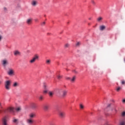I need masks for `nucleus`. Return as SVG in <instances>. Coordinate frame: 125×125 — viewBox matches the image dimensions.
<instances>
[{
    "mask_svg": "<svg viewBox=\"0 0 125 125\" xmlns=\"http://www.w3.org/2000/svg\"><path fill=\"white\" fill-rule=\"evenodd\" d=\"M0 114H1V113H13L14 112V108L13 107H9L5 109H3L2 106H1V103H0Z\"/></svg>",
    "mask_w": 125,
    "mask_h": 125,
    "instance_id": "nucleus-1",
    "label": "nucleus"
},
{
    "mask_svg": "<svg viewBox=\"0 0 125 125\" xmlns=\"http://www.w3.org/2000/svg\"><path fill=\"white\" fill-rule=\"evenodd\" d=\"M4 86L6 90H10L11 86V80H6L4 82Z\"/></svg>",
    "mask_w": 125,
    "mask_h": 125,
    "instance_id": "nucleus-2",
    "label": "nucleus"
},
{
    "mask_svg": "<svg viewBox=\"0 0 125 125\" xmlns=\"http://www.w3.org/2000/svg\"><path fill=\"white\" fill-rule=\"evenodd\" d=\"M39 58H40V57L38 55H35L32 59L29 61V63L33 64V63L36 62V60H39Z\"/></svg>",
    "mask_w": 125,
    "mask_h": 125,
    "instance_id": "nucleus-3",
    "label": "nucleus"
},
{
    "mask_svg": "<svg viewBox=\"0 0 125 125\" xmlns=\"http://www.w3.org/2000/svg\"><path fill=\"white\" fill-rule=\"evenodd\" d=\"M7 74L8 76H10V77H13V76H15V71L13 69L9 68L7 72Z\"/></svg>",
    "mask_w": 125,
    "mask_h": 125,
    "instance_id": "nucleus-4",
    "label": "nucleus"
},
{
    "mask_svg": "<svg viewBox=\"0 0 125 125\" xmlns=\"http://www.w3.org/2000/svg\"><path fill=\"white\" fill-rule=\"evenodd\" d=\"M58 94L59 95H62V97H65L67 95V91L60 89L58 91Z\"/></svg>",
    "mask_w": 125,
    "mask_h": 125,
    "instance_id": "nucleus-5",
    "label": "nucleus"
},
{
    "mask_svg": "<svg viewBox=\"0 0 125 125\" xmlns=\"http://www.w3.org/2000/svg\"><path fill=\"white\" fill-rule=\"evenodd\" d=\"M2 125H8V118L4 117L2 119Z\"/></svg>",
    "mask_w": 125,
    "mask_h": 125,
    "instance_id": "nucleus-6",
    "label": "nucleus"
},
{
    "mask_svg": "<svg viewBox=\"0 0 125 125\" xmlns=\"http://www.w3.org/2000/svg\"><path fill=\"white\" fill-rule=\"evenodd\" d=\"M26 123L28 125H33L34 124V120L32 119L28 118L26 120Z\"/></svg>",
    "mask_w": 125,
    "mask_h": 125,
    "instance_id": "nucleus-7",
    "label": "nucleus"
},
{
    "mask_svg": "<svg viewBox=\"0 0 125 125\" xmlns=\"http://www.w3.org/2000/svg\"><path fill=\"white\" fill-rule=\"evenodd\" d=\"M20 85V84L17 82H15L12 84L13 87H18V86H19Z\"/></svg>",
    "mask_w": 125,
    "mask_h": 125,
    "instance_id": "nucleus-8",
    "label": "nucleus"
},
{
    "mask_svg": "<svg viewBox=\"0 0 125 125\" xmlns=\"http://www.w3.org/2000/svg\"><path fill=\"white\" fill-rule=\"evenodd\" d=\"M2 64L3 65V66H6V65H7L8 64V61H7V60H3L2 61Z\"/></svg>",
    "mask_w": 125,
    "mask_h": 125,
    "instance_id": "nucleus-9",
    "label": "nucleus"
},
{
    "mask_svg": "<svg viewBox=\"0 0 125 125\" xmlns=\"http://www.w3.org/2000/svg\"><path fill=\"white\" fill-rule=\"evenodd\" d=\"M59 116L61 119H63V118L65 117V112L60 111L59 112Z\"/></svg>",
    "mask_w": 125,
    "mask_h": 125,
    "instance_id": "nucleus-10",
    "label": "nucleus"
},
{
    "mask_svg": "<svg viewBox=\"0 0 125 125\" xmlns=\"http://www.w3.org/2000/svg\"><path fill=\"white\" fill-rule=\"evenodd\" d=\"M29 119H34V118L36 117V114L34 113H31L29 115Z\"/></svg>",
    "mask_w": 125,
    "mask_h": 125,
    "instance_id": "nucleus-11",
    "label": "nucleus"
},
{
    "mask_svg": "<svg viewBox=\"0 0 125 125\" xmlns=\"http://www.w3.org/2000/svg\"><path fill=\"white\" fill-rule=\"evenodd\" d=\"M32 22H33L32 19H28L26 21V23L28 25H31V24H32Z\"/></svg>",
    "mask_w": 125,
    "mask_h": 125,
    "instance_id": "nucleus-12",
    "label": "nucleus"
},
{
    "mask_svg": "<svg viewBox=\"0 0 125 125\" xmlns=\"http://www.w3.org/2000/svg\"><path fill=\"white\" fill-rule=\"evenodd\" d=\"M43 109L44 111H48V109H49V106L47 104L44 105Z\"/></svg>",
    "mask_w": 125,
    "mask_h": 125,
    "instance_id": "nucleus-13",
    "label": "nucleus"
},
{
    "mask_svg": "<svg viewBox=\"0 0 125 125\" xmlns=\"http://www.w3.org/2000/svg\"><path fill=\"white\" fill-rule=\"evenodd\" d=\"M21 54V53L19 52V51H14V55L16 56H17L18 55H20Z\"/></svg>",
    "mask_w": 125,
    "mask_h": 125,
    "instance_id": "nucleus-14",
    "label": "nucleus"
},
{
    "mask_svg": "<svg viewBox=\"0 0 125 125\" xmlns=\"http://www.w3.org/2000/svg\"><path fill=\"white\" fill-rule=\"evenodd\" d=\"M48 94L50 97H52V96H53L54 95V91H49L48 92Z\"/></svg>",
    "mask_w": 125,
    "mask_h": 125,
    "instance_id": "nucleus-15",
    "label": "nucleus"
},
{
    "mask_svg": "<svg viewBox=\"0 0 125 125\" xmlns=\"http://www.w3.org/2000/svg\"><path fill=\"white\" fill-rule=\"evenodd\" d=\"M76 76H73L72 78H71L70 79V82L72 83H74L76 81Z\"/></svg>",
    "mask_w": 125,
    "mask_h": 125,
    "instance_id": "nucleus-16",
    "label": "nucleus"
},
{
    "mask_svg": "<svg viewBox=\"0 0 125 125\" xmlns=\"http://www.w3.org/2000/svg\"><path fill=\"white\" fill-rule=\"evenodd\" d=\"M105 28L106 27L105 26V25H101L100 27V30H101V31H103L104 30H105Z\"/></svg>",
    "mask_w": 125,
    "mask_h": 125,
    "instance_id": "nucleus-17",
    "label": "nucleus"
},
{
    "mask_svg": "<svg viewBox=\"0 0 125 125\" xmlns=\"http://www.w3.org/2000/svg\"><path fill=\"white\" fill-rule=\"evenodd\" d=\"M31 4L33 6H36V5H37V1L35 0H33L32 1Z\"/></svg>",
    "mask_w": 125,
    "mask_h": 125,
    "instance_id": "nucleus-18",
    "label": "nucleus"
},
{
    "mask_svg": "<svg viewBox=\"0 0 125 125\" xmlns=\"http://www.w3.org/2000/svg\"><path fill=\"white\" fill-rule=\"evenodd\" d=\"M39 99L40 101H42L43 100V96L42 95H40L39 97Z\"/></svg>",
    "mask_w": 125,
    "mask_h": 125,
    "instance_id": "nucleus-19",
    "label": "nucleus"
},
{
    "mask_svg": "<svg viewBox=\"0 0 125 125\" xmlns=\"http://www.w3.org/2000/svg\"><path fill=\"white\" fill-rule=\"evenodd\" d=\"M31 107L33 109H36V108H37V104H36L33 103V104H32Z\"/></svg>",
    "mask_w": 125,
    "mask_h": 125,
    "instance_id": "nucleus-20",
    "label": "nucleus"
},
{
    "mask_svg": "<svg viewBox=\"0 0 125 125\" xmlns=\"http://www.w3.org/2000/svg\"><path fill=\"white\" fill-rule=\"evenodd\" d=\"M51 62V61L50 60H46V64L47 65H49L50 63Z\"/></svg>",
    "mask_w": 125,
    "mask_h": 125,
    "instance_id": "nucleus-21",
    "label": "nucleus"
},
{
    "mask_svg": "<svg viewBox=\"0 0 125 125\" xmlns=\"http://www.w3.org/2000/svg\"><path fill=\"white\" fill-rule=\"evenodd\" d=\"M64 48H68L70 46V44L69 43H66L64 44Z\"/></svg>",
    "mask_w": 125,
    "mask_h": 125,
    "instance_id": "nucleus-22",
    "label": "nucleus"
},
{
    "mask_svg": "<svg viewBox=\"0 0 125 125\" xmlns=\"http://www.w3.org/2000/svg\"><path fill=\"white\" fill-rule=\"evenodd\" d=\"M13 123H15V124H16L17 125V124H18V119H14L13 120Z\"/></svg>",
    "mask_w": 125,
    "mask_h": 125,
    "instance_id": "nucleus-23",
    "label": "nucleus"
},
{
    "mask_svg": "<svg viewBox=\"0 0 125 125\" xmlns=\"http://www.w3.org/2000/svg\"><path fill=\"white\" fill-rule=\"evenodd\" d=\"M103 17H99V18L97 19V21H98V22H101V21L102 20H103Z\"/></svg>",
    "mask_w": 125,
    "mask_h": 125,
    "instance_id": "nucleus-24",
    "label": "nucleus"
},
{
    "mask_svg": "<svg viewBox=\"0 0 125 125\" xmlns=\"http://www.w3.org/2000/svg\"><path fill=\"white\" fill-rule=\"evenodd\" d=\"M119 125H125V121H122L120 122Z\"/></svg>",
    "mask_w": 125,
    "mask_h": 125,
    "instance_id": "nucleus-25",
    "label": "nucleus"
},
{
    "mask_svg": "<svg viewBox=\"0 0 125 125\" xmlns=\"http://www.w3.org/2000/svg\"><path fill=\"white\" fill-rule=\"evenodd\" d=\"M91 2L93 5H95V4H96V3L94 1V0H91Z\"/></svg>",
    "mask_w": 125,
    "mask_h": 125,
    "instance_id": "nucleus-26",
    "label": "nucleus"
},
{
    "mask_svg": "<svg viewBox=\"0 0 125 125\" xmlns=\"http://www.w3.org/2000/svg\"><path fill=\"white\" fill-rule=\"evenodd\" d=\"M80 109H83L84 108V106H83V104H80Z\"/></svg>",
    "mask_w": 125,
    "mask_h": 125,
    "instance_id": "nucleus-27",
    "label": "nucleus"
},
{
    "mask_svg": "<svg viewBox=\"0 0 125 125\" xmlns=\"http://www.w3.org/2000/svg\"><path fill=\"white\" fill-rule=\"evenodd\" d=\"M121 89H122V87H118L117 89L116 90L118 92H119V91H120L121 90Z\"/></svg>",
    "mask_w": 125,
    "mask_h": 125,
    "instance_id": "nucleus-28",
    "label": "nucleus"
},
{
    "mask_svg": "<svg viewBox=\"0 0 125 125\" xmlns=\"http://www.w3.org/2000/svg\"><path fill=\"white\" fill-rule=\"evenodd\" d=\"M16 111H17V112H19V111L21 110V107H17V108H16Z\"/></svg>",
    "mask_w": 125,
    "mask_h": 125,
    "instance_id": "nucleus-29",
    "label": "nucleus"
},
{
    "mask_svg": "<svg viewBox=\"0 0 125 125\" xmlns=\"http://www.w3.org/2000/svg\"><path fill=\"white\" fill-rule=\"evenodd\" d=\"M76 46H80V45H81V42H78L76 44Z\"/></svg>",
    "mask_w": 125,
    "mask_h": 125,
    "instance_id": "nucleus-30",
    "label": "nucleus"
},
{
    "mask_svg": "<svg viewBox=\"0 0 125 125\" xmlns=\"http://www.w3.org/2000/svg\"><path fill=\"white\" fill-rule=\"evenodd\" d=\"M121 116L122 117H125V111H124L122 113Z\"/></svg>",
    "mask_w": 125,
    "mask_h": 125,
    "instance_id": "nucleus-31",
    "label": "nucleus"
},
{
    "mask_svg": "<svg viewBox=\"0 0 125 125\" xmlns=\"http://www.w3.org/2000/svg\"><path fill=\"white\" fill-rule=\"evenodd\" d=\"M45 25V22L43 21L42 23H41V25L42 26H44Z\"/></svg>",
    "mask_w": 125,
    "mask_h": 125,
    "instance_id": "nucleus-32",
    "label": "nucleus"
},
{
    "mask_svg": "<svg viewBox=\"0 0 125 125\" xmlns=\"http://www.w3.org/2000/svg\"><path fill=\"white\" fill-rule=\"evenodd\" d=\"M43 93H44L45 94L47 93V89H46L43 91Z\"/></svg>",
    "mask_w": 125,
    "mask_h": 125,
    "instance_id": "nucleus-33",
    "label": "nucleus"
},
{
    "mask_svg": "<svg viewBox=\"0 0 125 125\" xmlns=\"http://www.w3.org/2000/svg\"><path fill=\"white\" fill-rule=\"evenodd\" d=\"M62 76H60V75H58V79L59 80H60V79H62Z\"/></svg>",
    "mask_w": 125,
    "mask_h": 125,
    "instance_id": "nucleus-34",
    "label": "nucleus"
},
{
    "mask_svg": "<svg viewBox=\"0 0 125 125\" xmlns=\"http://www.w3.org/2000/svg\"><path fill=\"white\" fill-rule=\"evenodd\" d=\"M66 80H67L68 81H71V78L66 77Z\"/></svg>",
    "mask_w": 125,
    "mask_h": 125,
    "instance_id": "nucleus-35",
    "label": "nucleus"
},
{
    "mask_svg": "<svg viewBox=\"0 0 125 125\" xmlns=\"http://www.w3.org/2000/svg\"><path fill=\"white\" fill-rule=\"evenodd\" d=\"M1 40H2V35L0 34V42H1Z\"/></svg>",
    "mask_w": 125,
    "mask_h": 125,
    "instance_id": "nucleus-36",
    "label": "nucleus"
},
{
    "mask_svg": "<svg viewBox=\"0 0 125 125\" xmlns=\"http://www.w3.org/2000/svg\"><path fill=\"white\" fill-rule=\"evenodd\" d=\"M122 84H125V81H122L121 82Z\"/></svg>",
    "mask_w": 125,
    "mask_h": 125,
    "instance_id": "nucleus-37",
    "label": "nucleus"
},
{
    "mask_svg": "<svg viewBox=\"0 0 125 125\" xmlns=\"http://www.w3.org/2000/svg\"><path fill=\"white\" fill-rule=\"evenodd\" d=\"M43 86H44V89H46V85L44 84Z\"/></svg>",
    "mask_w": 125,
    "mask_h": 125,
    "instance_id": "nucleus-38",
    "label": "nucleus"
},
{
    "mask_svg": "<svg viewBox=\"0 0 125 125\" xmlns=\"http://www.w3.org/2000/svg\"><path fill=\"white\" fill-rule=\"evenodd\" d=\"M110 106H111V104H108L107 105V108H109V107H110Z\"/></svg>",
    "mask_w": 125,
    "mask_h": 125,
    "instance_id": "nucleus-39",
    "label": "nucleus"
},
{
    "mask_svg": "<svg viewBox=\"0 0 125 125\" xmlns=\"http://www.w3.org/2000/svg\"><path fill=\"white\" fill-rule=\"evenodd\" d=\"M35 22H38L39 21V20L36 19L35 20Z\"/></svg>",
    "mask_w": 125,
    "mask_h": 125,
    "instance_id": "nucleus-40",
    "label": "nucleus"
},
{
    "mask_svg": "<svg viewBox=\"0 0 125 125\" xmlns=\"http://www.w3.org/2000/svg\"><path fill=\"white\" fill-rule=\"evenodd\" d=\"M123 103H125V99H124V100H123Z\"/></svg>",
    "mask_w": 125,
    "mask_h": 125,
    "instance_id": "nucleus-41",
    "label": "nucleus"
},
{
    "mask_svg": "<svg viewBox=\"0 0 125 125\" xmlns=\"http://www.w3.org/2000/svg\"><path fill=\"white\" fill-rule=\"evenodd\" d=\"M49 125H54L52 124V123L51 122L49 123Z\"/></svg>",
    "mask_w": 125,
    "mask_h": 125,
    "instance_id": "nucleus-42",
    "label": "nucleus"
},
{
    "mask_svg": "<svg viewBox=\"0 0 125 125\" xmlns=\"http://www.w3.org/2000/svg\"><path fill=\"white\" fill-rule=\"evenodd\" d=\"M74 73H75V74H77V73H78V72H77L76 70H74Z\"/></svg>",
    "mask_w": 125,
    "mask_h": 125,
    "instance_id": "nucleus-43",
    "label": "nucleus"
},
{
    "mask_svg": "<svg viewBox=\"0 0 125 125\" xmlns=\"http://www.w3.org/2000/svg\"><path fill=\"white\" fill-rule=\"evenodd\" d=\"M4 10H6V8H4Z\"/></svg>",
    "mask_w": 125,
    "mask_h": 125,
    "instance_id": "nucleus-44",
    "label": "nucleus"
},
{
    "mask_svg": "<svg viewBox=\"0 0 125 125\" xmlns=\"http://www.w3.org/2000/svg\"><path fill=\"white\" fill-rule=\"evenodd\" d=\"M88 19H89V20H91V18H89Z\"/></svg>",
    "mask_w": 125,
    "mask_h": 125,
    "instance_id": "nucleus-45",
    "label": "nucleus"
},
{
    "mask_svg": "<svg viewBox=\"0 0 125 125\" xmlns=\"http://www.w3.org/2000/svg\"><path fill=\"white\" fill-rule=\"evenodd\" d=\"M0 84H1V81H0Z\"/></svg>",
    "mask_w": 125,
    "mask_h": 125,
    "instance_id": "nucleus-46",
    "label": "nucleus"
},
{
    "mask_svg": "<svg viewBox=\"0 0 125 125\" xmlns=\"http://www.w3.org/2000/svg\"><path fill=\"white\" fill-rule=\"evenodd\" d=\"M106 125H111V124H107Z\"/></svg>",
    "mask_w": 125,
    "mask_h": 125,
    "instance_id": "nucleus-47",
    "label": "nucleus"
},
{
    "mask_svg": "<svg viewBox=\"0 0 125 125\" xmlns=\"http://www.w3.org/2000/svg\"><path fill=\"white\" fill-rule=\"evenodd\" d=\"M124 61H125V59H124Z\"/></svg>",
    "mask_w": 125,
    "mask_h": 125,
    "instance_id": "nucleus-48",
    "label": "nucleus"
}]
</instances>
